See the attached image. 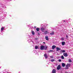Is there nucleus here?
I'll list each match as a JSON object with an SVG mask.
<instances>
[{
  "label": "nucleus",
  "mask_w": 73,
  "mask_h": 73,
  "mask_svg": "<svg viewBox=\"0 0 73 73\" xmlns=\"http://www.w3.org/2000/svg\"><path fill=\"white\" fill-rule=\"evenodd\" d=\"M40 31L43 32H44L45 34H47L48 32V31H45V29L44 27H42L40 29Z\"/></svg>",
  "instance_id": "1"
},
{
  "label": "nucleus",
  "mask_w": 73,
  "mask_h": 73,
  "mask_svg": "<svg viewBox=\"0 0 73 73\" xmlns=\"http://www.w3.org/2000/svg\"><path fill=\"white\" fill-rule=\"evenodd\" d=\"M47 49V47L46 46H45V47L43 46H40V50H45V49Z\"/></svg>",
  "instance_id": "2"
},
{
  "label": "nucleus",
  "mask_w": 73,
  "mask_h": 73,
  "mask_svg": "<svg viewBox=\"0 0 73 73\" xmlns=\"http://www.w3.org/2000/svg\"><path fill=\"white\" fill-rule=\"evenodd\" d=\"M61 69V66L60 65H59L57 67V70H60Z\"/></svg>",
  "instance_id": "3"
},
{
  "label": "nucleus",
  "mask_w": 73,
  "mask_h": 73,
  "mask_svg": "<svg viewBox=\"0 0 73 73\" xmlns=\"http://www.w3.org/2000/svg\"><path fill=\"white\" fill-rule=\"evenodd\" d=\"M63 55L65 57H67L68 56V54L67 53H64L63 54Z\"/></svg>",
  "instance_id": "4"
},
{
  "label": "nucleus",
  "mask_w": 73,
  "mask_h": 73,
  "mask_svg": "<svg viewBox=\"0 0 73 73\" xmlns=\"http://www.w3.org/2000/svg\"><path fill=\"white\" fill-rule=\"evenodd\" d=\"M56 48V46L54 45H53L52 46V49H54V48Z\"/></svg>",
  "instance_id": "5"
},
{
  "label": "nucleus",
  "mask_w": 73,
  "mask_h": 73,
  "mask_svg": "<svg viewBox=\"0 0 73 73\" xmlns=\"http://www.w3.org/2000/svg\"><path fill=\"white\" fill-rule=\"evenodd\" d=\"M56 70L54 69H53L52 71V73H56Z\"/></svg>",
  "instance_id": "6"
},
{
  "label": "nucleus",
  "mask_w": 73,
  "mask_h": 73,
  "mask_svg": "<svg viewBox=\"0 0 73 73\" xmlns=\"http://www.w3.org/2000/svg\"><path fill=\"white\" fill-rule=\"evenodd\" d=\"M4 28H5V27H2L1 28V31H3V30L4 29Z\"/></svg>",
  "instance_id": "7"
},
{
  "label": "nucleus",
  "mask_w": 73,
  "mask_h": 73,
  "mask_svg": "<svg viewBox=\"0 0 73 73\" xmlns=\"http://www.w3.org/2000/svg\"><path fill=\"white\" fill-rule=\"evenodd\" d=\"M62 45H64L65 44V42L62 41Z\"/></svg>",
  "instance_id": "8"
},
{
  "label": "nucleus",
  "mask_w": 73,
  "mask_h": 73,
  "mask_svg": "<svg viewBox=\"0 0 73 73\" xmlns=\"http://www.w3.org/2000/svg\"><path fill=\"white\" fill-rule=\"evenodd\" d=\"M45 38L46 39V40H47V41H48L49 40V38H48V36H45Z\"/></svg>",
  "instance_id": "9"
},
{
  "label": "nucleus",
  "mask_w": 73,
  "mask_h": 73,
  "mask_svg": "<svg viewBox=\"0 0 73 73\" xmlns=\"http://www.w3.org/2000/svg\"><path fill=\"white\" fill-rule=\"evenodd\" d=\"M44 57H45L46 59V58H48V56H47V55H46V54H44Z\"/></svg>",
  "instance_id": "10"
},
{
  "label": "nucleus",
  "mask_w": 73,
  "mask_h": 73,
  "mask_svg": "<svg viewBox=\"0 0 73 73\" xmlns=\"http://www.w3.org/2000/svg\"><path fill=\"white\" fill-rule=\"evenodd\" d=\"M56 50L58 51V50H61V49L60 48H59L58 47H57Z\"/></svg>",
  "instance_id": "11"
},
{
  "label": "nucleus",
  "mask_w": 73,
  "mask_h": 73,
  "mask_svg": "<svg viewBox=\"0 0 73 73\" xmlns=\"http://www.w3.org/2000/svg\"><path fill=\"white\" fill-rule=\"evenodd\" d=\"M62 65L63 67H65V63H62Z\"/></svg>",
  "instance_id": "12"
},
{
  "label": "nucleus",
  "mask_w": 73,
  "mask_h": 73,
  "mask_svg": "<svg viewBox=\"0 0 73 73\" xmlns=\"http://www.w3.org/2000/svg\"><path fill=\"white\" fill-rule=\"evenodd\" d=\"M36 31L38 32V31H40V28H37L36 29Z\"/></svg>",
  "instance_id": "13"
},
{
  "label": "nucleus",
  "mask_w": 73,
  "mask_h": 73,
  "mask_svg": "<svg viewBox=\"0 0 73 73\" xmlns=\"http://www.w3.org/2000/svg\"><path fill=\"white\" fill-rule=\"evenodd\" d=\"M66 67H69L70 66V64H68L66 66Z\"/></svg>",
  "instance_id": "14"
},
{
  "label": "nucleus",
  "mask_w": 73,
  "mask_h": 73,
  "mask_svg": "<svg viewBox=\"0 0 73 73\" xmlns=\"http://www.w3.org/2000/svg\"><path fill=\"white\" fill-rule=\"evenodd\" d=\"M54 31H52L51 33H50V35H54Z\"/></svg>",
  "instance_id": "15"
},
{
  "label": "nucleus",
  "mask_w": 73,
  "mask_h": 73,
  "mask_svg": "<svg viewBox=\"0 0 73 73\" xmlns=\"http://www.w3.org/2000/svg\"><path fill=\"white\" fill-rule=\"evenodd\" d=\"M31 33L32 34V35H35V32L33 31H31Z\"/></svg>",
  "instance_id": "16"
},
{
  "label": "nucleus",
  "mask_w": 73,
  "mask_h": 73,
  "mask_svg": "<svg viewBox=\"0 0 73 73\" xmlns=\"http://www.w3.org/2000/svg\"><path fill=\"white\" fill-rule=\"evenodd\" d=\"M60 40L62 41H64V38H61Z\"/></svg>",
  "instance_id": "17"
},
{
  "label": "nucleus",
  "mask_w": 73,
  "mask_h": 73,
  "mask_svg": "<svg viewBox=\"0 0 73 73\" xmlns=\"http://www.w3.org/2000/svg\"><path fill=\"white\" fill-rule=\"evenodd\" d=\"M61 51L62 53H65V50H61Z\"/></svg>",
  "instance_id": "18"
},
{
  "label": "nucleus",
  "mask_w": 73,
  "mask_h": 73,
  "mask_svg": "<svg viewBox=\"0 0 73 73\" xmlns=\"http://www.w3.org/2000/svg\"><path fill=\"white\" fill-rule=\"evenodd\" d=\"M55 61V60L54 59H51V62H54Z\"/></svg>",
  "instance_id": "19"
},
{
  "label": "nucleus",
  "mask_w": 73,
  "mask_h": 73,
  "mask_svg": "<svg viewBox=\"0 0 73 73\" xmlns=\"http://www.w3.org/2000/svg\"><path fill=\"white\" fill-rule=\"evenodd\" d=\"M35 49H38V46H35Z\"/></svg>",
  "instance_id": "20"
},
{
  "label": "nucleus",
  "mask_w": 73,
  "mask_h": 73,
  "mask_svg": "<svg viewBox=\"0 0 73 73\" xmlns=\"http://www.w3.org/2000/svg\"><path fill=\"white\" fill-rule=\"evenodd\" d=\"M61 58L62 59H64V56H63V55L62 56Z\"/></svg>",
  "instance_id": "21"
},
{
  "label": "nucleus",
  "mask_w": 73,
  "mask_h": 73,
  "mask_svg": "<svg viewBox=\"0 0 73 73\" xmlns=\"http://www.w3.org/2000/svg\"><path fill=\"white\" fill-rule=\"evenodd\" d=\"M69 62H72V60H71L69 59Z\"/></svg>",
  "instance_id": "22"
},
{
  "label": "nucleus",
  "mask_w": 73,
  "mask_h": 73,
  "mask_svg": "<svg viewBox=\"0 0 73 73\" xmlns=\"http://www.w3.org/2000/svg\"><path fill=\"white\" fill-rule=\"evenodd\" d=\"M58 61H59V62H61V59H59L58 60Z\"/></svg>",
  "instance_id": "23"
},
{
  "label": "nucleus",
  "mask_w": 73,
  "mask_h": 73,
  "mask_svg": "<svg viewBox=\"0 0 73 73\" xmlns=\"http://www.w3.org/2000/svg\"><path fill=\"white\" fill-rule=\"evenodd\" d=\"M5 15H7V12H5Z\"/></svg>",
  "instance_id": "24"
},
{
  "label": "nucleus",
  "mask_w": 73,
  "mask_h": 73,
  "mask_svg": "<svg viewBox=\"0 0 73 73\" xmlns=\"http://www.w3.org/2000/svg\"><path fill=\"white\" fill-rule=\"evenodd\" d=\"M50 57L52 58H53V56H50Z\"/></svg>",
  "instance_id": "25"
},
{
  "label": "nucleus",
  "mask_w": 73,
  "mask_h": 73,
  "mask_svg": "<svg viewBox=\"0 0 73 73\" xmlns=\"http://www.w3.org/2000/svg\"><path fill=\"white\" fill-rule=\"evenodd\" d=\"M66 38H68V35H66Z\"/></svg>",
  "instance_id": "26"
},
{
  "label": "nucleus",
  "mask_w": 73,
  "mask_h": 73,
  "mask_svg": "<svg viewBox=\"0 0 73 73\" xmlns=\"http://www.w3.org/2000/svg\"><path fill=\"white\" fill-rule=\"evenodd\" d=\"M36 28V27L35 26L34 27V28Z\"/></svg>",
  "instance_id": "27"
},
{
  "label": "nucleus",
  "mask_w": 73,
  "mask_h": 73,
  "mask_svg": "<svg viewBox=\"0 0 73 73\" xmlns=\"http://www.w3.org/2000/svg\"><path fill=\"white\" fill-rule=\"evenodd\" d=\"M64 21L65 22V21Z\"/></svg>",
  "instance_id": "28"
}]
</instances>
